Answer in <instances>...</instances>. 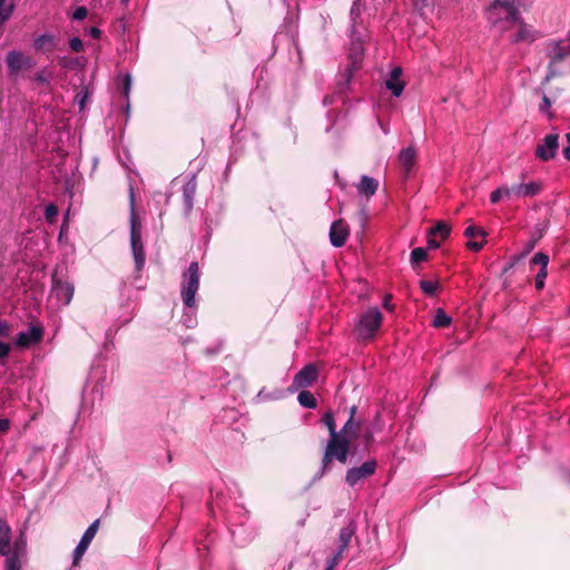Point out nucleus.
<instances>
[{
	"instance_id": "f257e3e1",
	"label": "nucleus",
	"mask_w": 570,
	"mask_h": 570,
	"mask_svg": "<svg viewBox=\"0 0 570 570\" xmlns=\"http://www.w3.org/2000/svg\"><path fill=\"white\" fill-rule=\"evenodd\" d=\"M351 442L346 435L330 436L325 448L322 465L316 473L315 479H321L325 473L331 470L332 461L335 459L342 464H346L348 460Z\"/></svg>"
},
{
	"instance_id": "f03ea898",
	"label": "nucleus",
	"mask_w": 570,
	"mask_h": 570,
	"mask_svg": "<svg viewBox=\"0 0 570 570\" xmlns=\"http://www.w3.org/2000/svg\"><path fill=\"white\" fill-rule=\"evenodd\" d=\"M130 248L135 262V269L142 271L145 266L146 255L141 239V223L135 213V195L132 187L130 188Z\"/></svg>"
},
{
	"instance_id": "7ed1b4c3",
	"label": "nucleus",
	"mask_w": 570,
	"mask_h": 570,
	"mask_svg": "<svg viewBox=\"0 0 570 570\" xmlns=\"http://www.w3.org/2000/svg\"><path fill=\"white\" fill-rule=\"evenodd\" d=\"M487 19L492 26L519 21L520 11L517 0H494L487 9Z\"/></svg>"
},
{
	"instance_id": "20e7f679",
	"label": "nucleus",
	"mask_w": 570,
	"mask_h": 570,
	"mask_svg": "<svg viewBox=\"0 0 570 570\" xmlns=\"http://www.w3.org/2000/svg\"><path fill=\"white\" fill-rule=\"evenodd\" d=\"M363 51V45L358 32L356 35L351 33V49L348 55L350 62L341 75L342 79L337 82V92L344 94L347 90L353 73L361 67Z\"/></svg>"
},
{
	"instance_id": "39448f33",
	"label": "nucleus",
	"mask_w": 570,
	"mask_h": 570,
	"mask_svg": "<svg viewBox=\"0 0 570 570\" xmlns=\"http://www.w3.org/2000/svg\"><path fill=\"white\" fill-rule=\"evenodd\" d=\"M200 269L197 262H191L188 268L183 273L180 284V296L183 303L188 308L196 307V294L199 289Z\"/></svg>"
},
{
	"instance_id": "423d86ee",
	"label": "nucleus",
	"mask_w": 570,
	"mask_h": 570,
	"mask_svg": "<svg viewBox=\"0 0 570 570\" xmlns=\"http://www.w3.org/2000/svg\"><path fill=\"white\" fill-rule=\"evenodd\" d=\"M383 315L377 307H370L361 314L355 326V333L361 341L373 340L381 327Z\"/></svg>"
},
{
	"instance_id": "0eeeda50",
	"label": "nucleus",
	"mask_w": 570,
	"mask_h": 570,
	"mask_svg": "<svg viewBox=\"0 0 570 570\" xmlns=\"http://www.w3.org/2000/svg\"><path fill=\"white\" fill-rule=\"evenodd\" d=\"M547 56L550 59L548 78H551L557 75L553 66L570 56V30L567 32V37L564 39L550 41L548 43Z\"/></svg>"
},
{
	"instance_id": "6e6552de",
	"label": "nucleus",
	"mask_w": 570,
	"mask_h": 570,
	"mask_svg": "<svg viewBox=\"0 0 570 570\" xmlns=\"http://www.w3.org/2000/svg\"><path fill=\"white\" fill-rule=\"evenodd\" d=\"M376 468L377 462L375 460H368L360 466L351 468L346 472L345 482L350 487H355L360 481L373 475L376 471Z\"/></svg>"
},
{
	"instance_id": "1a4fd4ad",
	"label": "nucleus",
	"mask_w": 570,
	"mask_h": 570,
	"mask_svg": "<svg viewBox=\"0 0 570 570\" xmlns=\"http://www.w3.org/2000/svg\"><path fill=\"white\" fill-rule=\"evenodd\" d=\"M6 65L10 76L18 75L21 70L29 69L33 66L31 57L26 56L22 51L11 50L6 56Z\"/></svg>"
},
{
	"instance_id": "9d476101",
	"label": "nucleus",
	"mask_w": 570,
	"mask_h": 570,
	"mask_svg": "<svg viewBox=\"0 0 570 570\" xmlns=\"http://www.w3.org/2000/svg\"><path fill=\"white\" fill-rule=\"evenodd\" d=\"M541 190L542 184L539 181L507 186V200L534 197L540 194Z\"/></svg>"
},
{
	"instance_id": "9b49d317",
	"label": "nucleus",
	"mask_w": 570,
	"mask_h": 570,
	"mask_svg": "<svg viewBox=\"0 0 570 570\" xmlns=\"http://www.w3.org/2000/svg\"><path fill=\"white\" fill-rule=\"evenodd\" d=\"M99 529V520H95L85 531L82 534L79 543L73 550L72 553V566H78L81 558L88 550L90 543L92 542L95 535L97 534V531Z\"/></svg>"
},
{
	"instance_id": "f8f14e48",
	"label": "nucleus",
	"mask_w": 570,
	"mask_h": 570,
	"mask_svg": "<svg viewBox=\"0 0 570 570\" xmlns=\"http://www.w3.org/2000/svg\"><path fill=\"white\" fill-rule=\"evenodd\" d=\"M317 367L313 363L306 364L294 376L292 387L289 390L294 392L301 389H306L317 380Z\"/></svg>"
},
{
	"instance_id": "ddd939ff",
	"label": "nucleus",
	"mask_w": 570,
	"mask_h": 570,
	"mask_svg": "<svg viewBox=\"0 0 570 570\" xmlns=\"http://www.w3.org/2000/svg\"><path fill=\"white\" fill-rule=\"evenodd\" d=\"M559 149V136L557 134H549L535 148V156L542 160L548 161L554 158Z\"/></svg>"
},
{
	"instance_id": "4468645a",
	"label": "nucleus",
	"mask_w": 570,
	"mask_h": 570,
	"mask_svg": "<svg viewBox=\"0 0 570 570\" xmlns=\"http://www.w3.org/2000/svg\"><path fill=\"white\" fill-rule=\"evenodd\" d=\"M242 512H243V514H242V520L239 521V523L235 522L232 519V517L228 518L230 534H232L234 541L239 546L246 544L254 537L253 530L248 531L244 528L245 520H247V517H246L247 511L242 510Z\"/></svg>"
},
{
	"instance_id": "2eb2a0df",
	"label": "nucleus",
	"mask_w": 570,
	"mask_h": 570,
	"mask_svg": "<svg viewBox=\"0 0 570 570\" xmlns=\"http://www.w3.org/2000/svg\"><path fill=\"white\" fill-rule=\"evenodd\" d=\"M549 256L542 252H538L530 261V268L533 269L534 266H539V273L534 278V286L538 291H541L544 287V282L548 275V265H549Z\"/></svg>"
},
{
	"instance_id": "dca6fc26",
	"label": "nucleus",
	"mask_w": 570,
	"mask_h": 570,
	"mask_svg": "<svg viewBox=\"0 0 570 570\" xmlns=\"http://www.w3.org/2000/svg\"><path fill=\"white\" fill-rule=\"evenodd\" d=\"M51 294L61 305L67 306L73 296V285L53 276Z\"/></svg>"
},
{
	"instance_id": "f3484780",
	"label": "nucleus",
	"mask_w": 570,
	"mask_h": 570,
	"mask_svg": "<svg viewBox=\"0 0 570 570\" xmlns=\"http://www.w3.org/2000/svg\"><path fill=\"white\" fill-rule=\"evenodd\" d=\"M42 335V327L32 325L27 331H22L17 335L16 345L20 347H28L31 344L40 342Z\"/></svg>"
},
{
	"instance_id": "a211bd4d",
	"label": "nucleus",
	"mask_w": 570,
	"mask_h": 570,
	"mask_svg": "<svg viewBox=\"0 0 570 570\" xmlns=\"http://www.w3.org/2000/svg\"><path fill=\"white\" fill-rule=\"evenodd\" d=\"M23 551V542L21 540L14 541L12 550H10L8 554H1L6 557L4 570H21V557Z\"/></svg>"
},
{
	"instance_id": "6ab92c4d",
	"label": "nucleus",
	"mask_w": 570,
	"mask_h": 570,
	"mask_svg": "<svg viewBox=\"0 0 570 570\" xmlns=\"http://www.w3.org/2000/svg\"><path fill=\"white\" fill-rule=\"evenodd\" d=\"M197 180L196 175L193 174L183 186V203L185 214L188 215L193 210L194 199L196 196Z\"/></svg>"
},
{
	"instance_id": "aec40b11",
	"label": "nucleus",
	"mask_w": 570,
	"mask_h": 570,
	"mask_svg": "<svg viewBox=\"0 0 570 570\" xmlns=\"http://www.w3.org/2000/svg\"><path fill=\"white\" fill-rule=\"evenodd\" d=\"M58 38L52 33H42L35 38L33 48L45 55H49L58 48Z\"/></svg>"
},
{
	"instance_id": "412c9836",
	"label": "nucleus",
	"mask_w": 570,
	"mask_h": 570,
	"mask_svg": "<svg viewBox=\"0 0 570 570\" xmlns=\"http://www.w3.org/2000/svg\"><path fill=\"white\" fill-rule=\"evenodd\" d=\"M400 167L403 171V175L407 178L416 161V150L414 147L403 148L397 157Z\"/></svg>"
},
{
	"instance_id": "4be33fe9",
	"label": "nucleus",
	"mask_w": 570,
	"mask_h": 570,
	"mask_svg": "<svg viewBox=\"0 0 570 570\" xmlns=\"http://www.w3.org/2000/svg\"><path fill=\"white\" fill-rule=\"evenodd\" d=\"M348 228L343 220H335L331 225L330 240L334 247H342L347 238Z\"/></svg>"
},
{
	"instance_id": "5701e85b",
	"label": "nucleus",
	"mask_w": 570,
	"mask_h": 570,
	"mask_svg": "<svg viewBox=\"0 0 570 570\" xmlns=\"http://www.w3.org/2000/svg\"><path fill=\"white\" fill-rule=\"evenodd\" d=\"M515 23H519V30L512 37V39H511L512 43H519V42L531 43L539 37L538 32L531 26L523 22V20L521 18Z\"/></svg>"
},
{
	"instance_id": "b1692460",
	"label": "nucleus",
	"mask_w": 570,
	"mask_h": 570,
	"mask_svg": "<svg viewBox=\"0 0 570 570\" xmlns=\"http://www.w3.org/2000/svg\"><path fill=\"white\" fill-rule=\"evenodd\" d=\"M402 68L395 67L391 70L389 78L385 80V87L394 97H400L404 90V82L401 79Z\"/></svg>"
},
{
	"instance_id": "393cba45",
	"label": "nucleus",
	"mask_w": 570,
	"mask_h": 570,
	"mask_svg": "<svg viewBox=\"0 0 570 570\" xmlns=\"http://www.w3.org/2000/svg\"><path fill=\"white\" fill-rule=\"evenodd\" d=\"M12 531L8 522L0 518V556L12 550Z\"/></svg>"
},
{
	"instance_id": "a878e982",
	"label": "nucleus",
	"mask_w": 570,
	"mask_h": 570,
	"mask_svg": "<svg viewBox=\"0 0 570 570\" xmlns=\"http://www.w3.org/2000/svg\"><path fill=\"white\" fill-rule=\"evenodd\" d=\"M356 188L360 195L371 198L377 191L379 181L373 177L363 175Z\"/></svg>"
},
{
	"instance_id": "bb28decb",
	"label": "nucleus",
	"mask_w": 570,
	"mask_h": 570,
	"mask_svg": "<svg viewBox=\"0 0 570 570\" xmlns=\"http://www.w3.org/2000/svg\"><path fill=\"white\" fill-rule=\"evenodd\" d=\"M355 532H356V523L354 520H351L346 527L341 529L340 535H338V541H340L338 548H341V551H345L347 549Z\"/></svg>"
},
{
	"instance_id": "cd10ccee",
	"label": "nucleus",
	"mask_w": 570,
	"mask_h": 570,
	"mask_svg": "<svg viewBox=\"0 0 570 570\" xmlns=\"http://www.w3.org/2000/svg\"><path fill=\"white\" fill-rule=\"evenodd\" d=\"M361 430V421L347 419L342 430L338 432L341 435H346L350 442L355 439Z\"/></svg>"
},
{
	"instance_id": "c85d7f7f",
	"label": "nucleus",
	"mask_w": 570,
	"mask_h": 570,
	"mask_svg": "<svg viewBox=\"0 0 570 570\" xmlns=\"http://www.w3.org/2000/svg\"><path fill=\"white\" fill-rule=\"evenodd\" d=\"M363 4L361 0H354L351 10H350V20H351V33L356 35L357 31V21L361 18L363 11Z\"/></svg>"
},
{
	"instance_id": "c756f323",
	"label": "nucleus",
	"mask_w": 570,
	"mask_h": 570,
	"mask_svg": "<svg viewBox=\"0 0 570 570\" xmlns=\"http://www.w3.org/2000/svg\"><path fill=\"white\" fill-rule=\"evenodd\" d=\"M297 401L306 409H315L317 405L315 396L309 391H301L297 396Z\"/></svg>"
},
{
	"instance_id": "7c9ffc66",
	"label": "nucleus",
	"mask_w": 570,
	"mask_h": 570,
	"mask_svg": "<svg viewBox=\"0 0 570 570\" xmlns=\"http://www.w3.org/2000/svg\"><path fill=\"white\" fill-rule=\"evenodd\" d=\"M451 322L452 318L442 308H438L435 316L433 318V326L446 327L451 324Z\"/></svg>"
},
{
	"instance_id": "2f4dec72",
	"label": "nucleus",
	"mask_w": 570,
	"mask_h": 570,
	"mask_svg": "<svg viewBox=\"0 0 570 570\" xmlns=\"http://www.w3.org/2000/svg\"><path fill=\"white\" fill-rule=\"evenodd\" d=\"M429 233L435 237L440 236L442 239H445L451 233V227L444 222H439L434 227L430 229Z\"/></svg>"
},
{
	"instance_id": "473e14b6",
	"label": "nucleus",
	"mask_w": 570,
	"mask_h": 570,
	"mask_svg": "<svg viewBox=\"0 0 570 570\" xmlns=\"http://www.w3.org/2000/svg\"><path fill=\"white\" fill-rule=\"evenodd\" d=\"M323 423L326 425L330 432V436H336L338 435V432L336 430V423L334 419V414L332 411H327L322 419Z\"/></svg>"
},
{
	"instance_id": "72a5a7b5",
	"label": "nucleus",
	"mask_w": 570,
	"mask_h": 570,
	"mask_svg": "<svg viewBox=\"0 0 570 570\" xmlns=\"http://www.w3.org/2000/svg\"><path fill=\"white\" fill-rule=\"evenodd\" d=\"M6 0H0V28L4 24L7 20L10 19L14 11V4L10 3L9 6L4 7Z\"/></svg>"
},
{
	"instance_id": "f704fd0d",
	"label": "nucleus",
	"mask_w": 570,
	"mask_h": 570,
	"mask_svg": "<svg viewBox=\"0 0 570 570\" xmlns=\"http://www.w3.org/2000/svg\"><path fill=\"white\" fill-rule=\"evenodd\" d=\"M420 288L428 296H434L439 288V283L433 281L422 279L420 281Z\"/></svg>"
},
{
	"instance_id": "c9c22d12",
	"label": "nucleus",
	"mask_w": 570,
	"mask_h": 570,
	"mask_svg": "<svg viewBox=\"0 0 570 570\" xmlns=\"http://www.w3.org/2000/svg\"><path fill=\"white\" fill-rule=\"evenodd\" d=\"M428 254L426 250L423 247H416L411 252V263L420 264L424 261H426Z\"/></svg>"
},
{
	"instance_id": "e433bc0d",
	"label": "nucleus",
	"mask_w": 570,
	"mask_h": 570,
	"mask_svg": "<svg viewBox=\"0 0 570 570\" xmlns=\"http://www.w3.org/2000/svg\"><path fill=\"white\" fill-rule=\"evenodd\" d=\"M130 89H131V77H130V75L127 73L124 77L122 85H121V96L124 97V99L127 102V109H129V94H130Z\"/></svg>"
},
{
	"instance_id": "4c0bfd02",
	"label": "nucleus",
	"mask_w": 570,
	"mask_h": 570,
	"mask_svg": "<svg viewBox=\"0 0 570 570\" xmlns=\"http://www.w3.org/2000/svg\"><path fill=\"white\" fill-rule=\"evenodd\" d=\"M502 199H507V186H501L490 194V202L497 204Z\"/></svg>"
},
{
	"instance_id": "58836bf2",
	"label": "nucleus",
	"mask_w": 570,
	"mask_h": 570,
	"mask_svg": "<svg viewBox=\"0 0 570 570\" xmlns=\"http://www.w3.org/2000/svg\"><path fill=\"white\" fill-rule=\"evenodd\" d=\"M345 551H341V548H337L336 552L332 556V558L327 561V566L325 570H334L338 562L342 559V556Z\"/></svg>"
},
{
	"instance_id": "ea45409f",
	"label": "nucleus",
	"mask_w": 570,
	"mask_h": 570,
	"mask_svg": "<svg viewBox=\"0 0 570 570\" xmlns=\"http://www.w3.org/2000/svg\"><path fill=\"white\" fill-rule=\"evenodd\" d=\"M45 216L49 223H52L58 216V207L55 204L47 205L45 209Z\"/></svg>"
},
{
	"instance_id": "a19ab883",
	"label": "nucleus",
	"mask_w": 570,
	"mask_h": 570,
	"mask_svg": "<svg viewBox=\"0 0 570 570\" xmlns=\"http://www.w3.org/2000/svg\"><path fill=\"white\" fill-rule=\"evenodd\" d=\"M535 238L529 239L524 245V249L518 255V259H523L535 247Z\"/></svg>"
},
{
	"instance_id": "79ce46f5",
	"label": "nucleus",
	"mask_w": 570,
	"mask_h": 570,
	"mask_svg": "<svg viewBox=\"0 0 570 570\" xmlns=\"http://www.w3.org/2000/svg\"><path fill=\"white\" fill-rule=\"evenodd\" d=\"M464 235L469 238H472V237H475V236H485V233L483 229L476 227V226H469L466 227L465 232H464Z\"/></svg>"
},
{
	"instance_id": "37998d69",
	"label": "nucleus",
	"mask_w": 570,
	"mask_h": 570,
	"mask_svg": "<svg viewBox=\"0 0 570 570\" xmlns=\"http://www.w3.org/2000/svg\"><path fill=\"white\" fill-rule=\"evenodd\" d=\"M69 47L75 52H81L83 50L82 40L79 37H73L69 40Z\"/></svg>"
},
{
	"instance_id": "c03bdc74",
	"label": "nucleus",
	"mask_w": 570,
	"mask_h": 570,
	"mask_svg": "<svg viewBox=\"0 0 570 570\" xmlns=\"http://www.w3.org/2000/svg\"><path fill=\"white\" fill-rule=\"evenodd\" d=\"M88 16V10L86 7H78L72 13V19L80 21L83 20Z\"/></svg>"
},
{
	"instance_id": "a18cd8bd",
	"label": "nucleus",
	"mask_w": 570,
	"mask_h": 570,
	"mask_svg": "<svg viewBox=\"0 0 570 570\" xmlns=\"http://www.w3.org/2000/svg\"><path fill=\"white\" fill-rule=\"evenodd\" d=\"M10 324L7 321L0 320V337H9Z\"/></svg>"
},
{
	"instance_id": "49530a36",
	"label": "nucleus",
	"mask_w": 570,
	"mask_h": 570,
	"mask_svg": "<svg viewBox=\"0 0 570 570\" xmlns=\"http://www.w3.org/2000/svg\"><path fill=\"white\" fill-rule=\"evenodd\" d=\"M11 346L9 343L0 342V360L9 355Z\"/></svg>"
},
{
	"instance_id": "de8ad7c7",
	"label": "nucleus",
	"mask_w": 570,
	"mask_h": 570,
	"mask_svg": "<svg viewBox=\"0 0 570 570\" xmlns=\"http://www.w3.org/2000/svg\"><path fill=\"white\" fill-rule=\"evenodd\" d=\"M550 107H551L550 99L546 95H543L542 102L539 106V110L541 112H547L550 109Z\"/></svg>"
},
{
	"instance_id": "09e8293b",
	"label": "nucleus",
	"mask_w": 570,
	"mask_h": 570,
	"mask_svg": "<svg viewBox=\"0 0 570 570\" xmlns=\"http://www.w3.org/2000/svg\"><path fill=\"white\" fill-rule=\"evenodd\" d=\"M428 247L430 249H436L440 247V242L436 240L435 236L434 235H431L429 233V236H428Z\"/></svg>"
},
{
	"instance_id": "8fccbe9b",
	"label": "nucleus",
	"mask_w": 570,
	"mask_h": 570,
	"mask_svg": "<svg viewBox=\"0 0 570 570\" xmlns=\"http://www.w3.org/2000/svg\"><path fill=\"white\" fill-rule=\"evenodd\" d=\"M183 320H184V324L187 326V327H194V325L196 324V320L195 317H193L191 315L185 313L184 316H183Z\"/></svg>"
},
{
	"instance_id": "3c124183",
	"label": "nucleus",
	"mask_w": 570,
	"mask_h": 570,
	"mask_svg": "<svg viewBox=\"0 0 570 570\" xmlns=\"http://www.w3.org/2000/svg\"><path fill=\"white\" fill-rule=\"evenodd\" d=\"M483 245H484L483 242L479 243V242H472V240L468 242V244H466V246L474 252H479L483 247Z\"/></svg>"
},
{
	"instance_id": "603ef678",
	"label": "nucleus",
	"mask_w": 570,
	"mask_h": 570,
	"mask_svg": "<svg viewBox=\"0 0 570 570\" xmlns=\"http://www.w3.org/2000/svg\"><path fill=\"white\" fill-rule=\"evenodd\" d=\"M88 35L94 39H98L101 36V30L98 27H90L88 29Z\"/></svg>"
},
{
	"instance_id": "864d4df0",
	"label": "nucleus",
	"mask_w": 570,
	"mask_h": 570,
	"mask_svg": "<svg viewBox=\"0 0 570 570\" xmlns=\"http://www.w3.org/2000/svg\"><path fill=\"white\" fill-rule=\"evenodd\" d=\"M518 255L511 258V261L503 267V273H508L519 262Z\"/></svg>"
},
{
	"instance_id": "5fc2aeb1",
	"label": "nucleus",
	"mask_w": 570,
	"mask_h": 570,
	"mask_svg": "<svg viewBox=\"0 0 570 570\" xmlns=\"http://www.w3.org/2000/svg\"><path fill=\"white\" fill-rule=\"evenodd\" d=\"M10 428V422L8 419H0V431L6 432Z\"/></svg>"
},
{
	"instance_id": "6e6d98bb",
	"label": "nucleus",
	"mask_w": 570,
	"mask_h": 570,
	"mask_svg": "<svg viewBox=\"0 0 570 570\" xmlns=\"http://www.w3.org/2000/svg\"><path fill=\"white\" fill-rule=\"evenodd\" d=\"M377 124L381 127L382 131L387 135L390 132V128L387 125H384L380 119H377Z\"/></svg>"
},
{
	"instance_id": "4d7b16f0",
	"label": "nucleus",
	"mask_w": 570,
	"mask_h": 570,
	"mask_svg": "<svg viewBox=\"0 0 570 570\" xmlns=\"http://www.w3.org/2000/svg\"><path fill=\"white\" fill-rule=\"evenodd\" d=\"M356 412H357L356 405L351 406L350 407V416H348V419L355 420Z\"/></svg>"
},
{
	"instance_id": "13d9d810",
	"label": "nucleus",
	"mask_w": 570,
	"mask_h": 570,
	"mask_svg": "<svg viewBox=\"0 0 570 570\" xmlns=\"http://www.w3.org/2000/svg\"><path fill=\"white\" fill-rule=\"evenodd\" d=\"M36 80L39 81V82H46L47 78L43 75V72H39V73L36 75Z\"/></svg>"
},
{
	"instance_id": "bf43d9fd",
	"label": "nucleus",
	"mask_w": 570,
	"mask_h": 570,
	"mask_svg": "<svg viewBox=\"0 0 570 570\" xmlns=\"http://www.w3.org/2000/svg\"><path fill=\"white\" fill-rule=\"evenodd\" d=\"M563 156L567 160H570V147H564L563 148Z\"/></svg>"
},
{
	"instance_id": "052dcab7",
	"label": "nucleus",
	"mask_w": 570,
	"mask_h": 570,
	"mask_svg": "<svg viewBox=\"0 0 570 570\" xmlns=\"http://www.w3.org/2000/svg\"><path fill=\"white\" fill-rule=\"evenodd\" d=\"M214 505L219 507V503H218V501H215L214 498L212 497L210 507L213 508Z\"/></svg>"
},
{
	"instance_id": "680f3d73",
	"label": "nucleus",
	"mask_w": 570,
	"mask_h": 570,
	"mask_svg": "<svg viewBox=\"0 0 570 570\" xmlns=\"http://www.w3.org/2000/svg\"><path fill=\"white\" fill-rule=\"evenodd\" d=\"M324 104L325 105L332 104V99L330 97H325L324 98Z\"/></svg>"
},
{
	"instance_id": "e2e57ef3",
	"label": "nucleus",
	"mask_w": 570,
	"mask_h": 570,
	"mask_svg": "<svg viewBox=\"0 0 570 570\" xmlns=\"http://www.w3.org/2000/svg\"><path fill=\"white\" fill-rule=\"evenodd\" d=\"M566 138H567L568 142H570V132L566 134Z\"/></svg>"
},
{
	"instance_id": "0e129e2a",
	"label": "nucleus",
	"mask_w": 570,
	"mask_h": 570,
	"mask_svg": "<svg viewBox=\"0 0 570 570\" xmlns=\"http://www.w3.org/2000/svg\"><path fill=\"white\" fill-rule=\"evenodd\" d=\"M384 306L389 308V302H387V298L385 299L384 302Z\"/></svg>"
},
{
	"instance_id": "69168bd1",
	"label": "nucleus",
	"mask_w": 570,
	"mask_h": 570,
	"mask_svg": "<svg viewBox=\"0 0 570 570\" xmlns=\"http://www.w3.org/2000/svg\"><path fill=\"white\" fill-rule=\"evenodd\" d=\"M121 2L126 3V2H128V0H121Z\"/></svg>"
}]
</instances>
